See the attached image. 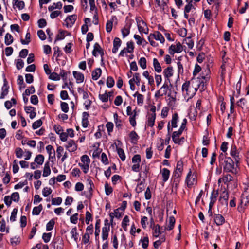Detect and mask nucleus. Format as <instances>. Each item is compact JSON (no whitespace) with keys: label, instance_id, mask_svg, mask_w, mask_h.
<instances>
[{"label":"nucleus","instance_id":"nucleus-22","mask_svg":"<svg viewBox=\"0 0 249 249\" xmlns=\"http://www.w3.org/2000/svg\"><path fill=\"white\" fill-rule=\"evenodd\" d=\"M110 229L109 227H103L102 230V238L103 240H106L108 237Z\"/></svg>","mask_w":249,"mask_h":249},{"label":"nucleus","instance_id":"nucleus-55","mask_svg":"<svg viewBox=\"0 0 249 249\" xmlns=\"http://www.w3.org/2000/svg\"><path fill=\"white\" fill-rule=\"evenodd\" d=\"M148 218L145 216H142L141 219V224L142 225V228L143 229H146L147 227V224L148 223Z\"/></svg>","mask_w":249,"mask_h":249},{"label":"nucleus","instance_id":"nucleus-34","mask_svg":"<svg viewBox=\"0 0 249 249\" xmlns=\"http://www.w3.org/2000/svg\"><path fill=\"white\" fill-rule=\"evenodd\" d=\"M116 150L117 151V153L121 160L123 161H124L125 160V155L124 150L120 147H118L117 146L116 147Z\"/></svg>","mask_w":249,"mask_h":249},{"label":"nucleus","instance_id":"nucleus-63","mask_svg":"<svg viewBox=\"0 0 249 249\" xmlns=\"http://www.w3.org/2000/svg\"><path fill=\"white\" fill-rule=\"evenodd\" d=\"M35 92V89L33 86H31L29 87V89H26L24 92V95L29 96L31 94L34 93Z\"/></svg>","mask_w":249,"mask_h":249},{"label":"nucleus","instance_id":"nucleus-21","mask_svg":"<svg viewBox=\"0 0 249 249\" xmlns=\"http://www.w3.org/2000/svg\"><path fill=\"white\" fill-rule=\"evenodd\" d=\"M154 230V232H153V235L157 238L159 236L160 234L163 232L161 231L160 226L159 224H156L155 225L153 228Z\"/></svg>","mask_w":249,"mask_h":249},{"label":"nucleus","instance_id":"nucleus-8","mask_svg":"<svg viewBox=\"0 0 249 249\" xmlns=\"http://www.w3.org/2000/svg\"><path fill=\"white\" fill-rule=\"evenodd\" d=\"M132 26L131 20L127 22L123 28L121 29V33L123 38L126 37L130 33V30Z\"/></svg>","mask_w":249,"mask_h":249},{"label":"nucleus","instance_id":"nucleus-31","mask_svg":"<svg viewBox=\"0 0 249 249\" xmlns=\"http://www.w3.org/2000/svg\"><path fill=\"white\" fill-rule=\"evenodd\" d=\"M153 34L155 35V37H154V39L160 41L161 43L164 42L165 39L162 35L160 32L156 31Z\"/></svg>","mask_w":249,"mask_h":249},{"label":"nucleus","instance_id":"nucleus-15","mask_svg":"<svg viewBox=\"0 0 249 249\" xmlns=\"http://www.w3.org/2000/svg\"><path fill=\"white\" fill-rule=\"evenodd\" d=\"M89 113L87 112H84L82 113V125L84 128L87 127L89 124Z\"/></svg>","mask_w":249,"mask_h":249},{"label":"nucleus","instance_id":"nucleus-36","mask_svg":"<svg viewBox=\"0 0 249 249\" xmlns=\"http://www.w3.org/2000/svg\"><path fill=\"white\" fill-rule=\"evenodd\" d=\"M44 160V157L43 155H37L35 159V162H36L38 165H42Z\"/></svg>","mask_w":249,"mask_h":249},{"label":"nucleus","instance_id":"nucleus-53","mask_svg":"<svg viewBox=\"0 0 249 249\" xmlns=\"http://www.w3.org/2000/svg\"><path fill=\"white\" fill-rule=\"evenodd\" d=\"M93 220L92 215L89 211L86 212L85 222L88 225L90 221Z\"/></svg>","mask_w":249,"mask_h":249},{"label":"nucleus","instance_id":"nucleus-35","mask_svg":"<svg viewBox=\"0 0 249 249\" xmlns=\"http://www.w3.org/2000/svg\"><path fill=\"white\" fill-rule=\"evenodd\" d=\"M62 7V4L61 2L53 3V5L48 7L49 11H52L55 9H61Z\"/></svg>","mask_w":249,"mask_h":249},{"label":"nucleus","instance_id":"nucleus-48","mask_svg":"<svg viewBox=\"0 0 249 249\" xmlns=\"http://www.w3.org/2000/svg\"><path fill=\"white\" fill-rule=\"evenodd\" d=\"M190 84V81H187L184 83H183L182 86V92H184L185 91L187 95H188V89H189Z\"/></svg>","mask_w":249,"mask_h":249},{"label":"nucleus","instance_id":"nucleus-27","mask_svg":"<svg viewBox=\"0 0 249 249\" xmlns=\"http://www.w3.org/2000/svg\"><path fill=\"white\" fill-rule=\"evenodd\" d=\"M178 119V116L177 113H175L173 114L172 120L171 121V125L172 128H176L177 127Z\"/></svg>","mask_w":249,"mask_h":249},{"label":"nucleus","instance_id":"nucleus-43","mask_svg":"<svg viewBox=\"0 0 249 249\" xmlns=\"http://www.w3.org/2000/svg\"><path fill=\"white\" fill-rule=\"evenodd\" d=\"M147 61L145 57H141L138 61V64L142 69H145L147 67Z\"/></svg>","mask_w":249,"mask_h":249},{"label":"nucleus","instance_id":"nucleus-1","mask_svg":"<svg viewBox=\"0 0 249 249\" xmlns=\"http://www.w3.org/2000/svg\"><path fill=\"white\" fill-rule=\"evenodd\" d=\"M227 153H221L218 157L219 166L220 168H223L224 172L231 173L233 174H236L238 172L237 167L235 163V161L227 156Z\"/></svg>","mask_w":249,"mask_h":249},{"label":"nucleus","instance_id":"nucleus-23","mask_svg":"<svg viewBox=\"0 0 249 249\" xmlns=\"http://www.w3.org/2000/svg\"><path fill=\"white\" fill-rule=\"evenodd\" d=\"M170 172L169 170L167 168H163L161 170V174L163 178V181L164 182H166L169 178Z\"/></svg>","mask_w":249,"mask_h":249},{"label":"nucleus","instance_id":"nucleus-51","mask_svg":"<svg viewBox=\"0 0 249 249\" xmlns=\"http://www.w3.org/2000/svg\"><path fill=\"white\" fill-rule=\"evenodd\" d=\"M42 121L41 119H39L35 122H34L32 124V128L33 129H36L41 126L42 124Z\"/></svg>","mask_w":249,"mask_h":249},{"label":"nucleus","instance_id":"nucleus-62","mask_svg":"<svg viewBox=\"0 0 249 249\" xmlns=\"http://www.w3.org/2000/svg\"><path fill=\"white\" fill-rule=\"evenodd\" d=\"M12 200L15 202H18L19 200V194L18 192H14L11 196Z\"/></svg>","mask_w":249,"mask_h":249},{"label":"nucleus","instance_id":"nucleus-13","mask_svg":"<svg viewBox=\"0 0 249 249\" xmlns=\"http://www.w3.org/2000/svg\"><path fill=\"white\" fill-rule=\"evenodd\" d=\"M237 105L238 106L241 107L242 109L247 110L249 107V103H248L247 100L245 98L241 99L239 101L237 102Z\"/></svg>","mask_w":249,"mask_h":249},{"label":"nucleus","instance_id":"nucleus-58","mask_svg":"<svg viewBox=\"0 0 249 249\" xmlns=\"http://www.w3.org/2000/svg\"><path fill=\"white\" fill-rule=\"evenodd\" d=\"M52 234L49 233H44L42 235V239L45 243H48L50 240Z\"/></svg>","mask_w":249,"mask_h":249},{"label":"nucleus","instance_id":"nucleus-37","mask_svg":"<svg viewBox=\"0 0 249 249\" xmlns=\"http://www.w3.org/2000/svg\"><path fill=\"white\" fill-rule=\"evenodd\" d=\"M43 209V206L42 204H39L38 206L35 207L32 211L33 215H38L40 213L41 211Z\"/></svg>","mask_w":249,"mask_h":249},{"label":"nucleus","instance_id":"nucleus-42","mask_svg":"<svg viewBox=\"0 0 249 249\" xmlns=\"http://www.w3.org/2000/svg\"><path fill=\"white\" fill-rule=\"evenodd\" d=\"M133 112L134 114L129 117V122L131 125L135 127L136 125V116L137 115V112L135 109Z\"/></svg>","mask_w":249,"mask_h":249},{"label":"nucleus","instance_id":"nucleus-50","mask_svg":"<svg viewBox=\"0 0 249 249\" xmlns=\"http://www.w3.org/2000/svg\"><path fill=\"white\" fill-rule=\"evenodd\" d=\"M183 170V162L182 160H179L177 162L176 171H179V172L182 173Z\"/></svg>","mask_w":249,"mask_h":249},{"label":"nucleus","instance_id":"nucleus-20","mask_svg":"<svg viewBox=\"0 0 249 249\" xmlns=\"http://www.w3.org/2000/svg\"><path fill=\"white\" fill-rule=\"evenodd\" d=\"M46 149L47 151V153L49 155V159L51 158L53 159L55 157V153L54 149L53 146L51 145H48L46 146Z\"/></svg>","mask_w":249,"mask_h":249},{"label":"nucleus","instance_id":"nucleus-26","mask_svg":"<svg viewBox=\"0 0 249 249\" xmlns=\"http://www.w3.org/2000/svg\"><path fill=\"white\" fill-rule=\"evenodd\" d=\"M129 136L132 143H136L137 142L139 137L135 131H132L129 133Z\"/></svg>","mask_w":249,"mask_h":249},{"label":"nucleus","instance_id":"nucleus-40","mask_svg":"<svg viewBox=\"0 0 249 249\" xmlns=\"http://www.w3.org/2000/svg\"><path fill=\"white\" fill-rule=\"evenodd\" d=\"M133 96L136 97L137 96V104L138 105L140 104H143V100H144V97L142 94H140L138 93V92H136L134 95Z\"/></svg>","mask_w":249,"mask_h":249},{"label":"nucleus","instance_id":"nucleus-18","mask_svg":"<svg viewBox=\"0 0 249 249\" xmlns=\"http://www.w3.org/2000/svg\"><path fill=\"white\" fill-rule=\"evenodd\" d=\"M102 70L100 68L95 69L92 72V78L94 80H97L101 76Z\"/></svg>","mask_w":249,"mask_h":249},{"label":"nucleus","instance_id":"nucleus-32","mask_svg":"<svg viewBox=\"0 0 249 249\" xmlns=\"http://www.w3.org/2000/svg\"><path fill=\"white\" fill-rule=\"evenodd\" d=\"M71 238H73L76 242H77L78 239L79 234L77 232V228L76 227L72 228L71 231Z\"/></svg>","mask_w":249,"mask_h":249},{"label":"nucleus","instance_id":"nucleus-45","mask_svg":"<svg viewBox=\"0 0 249 249\" xmlns=\"http://www.w3.org/2000/svg\"><path fill=\"white\" fill-rule=\"evenodd\" d=\"M129 222V219L127 215H125L124 219H123V221L122 222V227L124 229V230L125 231H127V223Z\"/></svg>","mask_w":249,"mask_h":249},{"label":"nucleus","instance_id":"nucleus-11","mask_svg":"<svg viewBox=\"0 0 249 249\" xmlns=\"http://www.w3.org/2000/svg\"><path fill=\"white\" fill-rule=\"evenodd\" d=\"M213 219L217 226L222 225L225 222L224 217L220 214H215L213 215Z\"/></svg>","mask_w":249,"mask_h":249},{"label":"nucleus","instance_id":"nucleus-33","mask_svg":"<svg viewBox=\"0 0 249 249\" xmlns=\"http://www.w3.org/2000/svg\"><path fill=\"white\" fill-rule=\"evenodd\" d=\"M17 84L19 86L20 89H24L26 87L24 82L23 77L22 75H18L17 79Z\"/></svg>","mask_w":249,"mask_h":249},{"label":"nucleus","instance_id":"nucleus-39","mask_svg":"<svg viewBox=\"0 0 249 249\" xmlns=\"http://www.w3.org/2000/svg\"><path fill=\"white\" fill-rule=\"evenodd\" d=\"M13 42V37L9 33H7L5 36V43L6 45H10Z\"/></svg>","mask_w":249,"mask_h":249},{"label":"nucleus","instance_id":"nucleus-25","mask_svg":"<svg viewBox=\"0 0 249 249\" xmlns=\"http://www.w3.org/2000/svg\"><path fill=\"white\" fill-rule=\"evenodd\" d=\"M67 33L68 35H70V33H68L66 31L64 30H59V34H57L56 36L55 39V42H56L58 40H62L64 39L65 37V33Z\"/></svg>","mask_w":249,"mask_h":249},{"label":"nucleus","instance_id":"nucleus-47","mask_svg":"<svg viewBox=\"0 0 249 249\" xmlns=\"http://www.w3.org/2000/svg\"><path fill=\"white\" fill-rule=\"evenodd\" d=\"M15 155L18 158H21L24 153V152L21 148L17 147L15 151Z\"/></svg>","mask_w":249,"mask_h":249},{"label":"nucleus","instance_id":"nucleus-16","mask_svg":"<svg viewBox=\"0 0 249 249\" xmlns=\"http://www.w3.org/2000/svg\"><path fill=\"white\" fill-rule=\"evenodd\" d=\"M66 148L70 152H74L77 149V145L73 140H71L68 141Z\"/></svg>","mask_w":249,"mask_h":249},{"label":"nucleus","instance_id":"nucleus-57","mask_svg":"<svg viewBox=\"0 0 249 249\" xmlns=\"http://www.w3.org/2000/svg\"><path fill=\"white\" fill-rule=\"evenodd\" d=\"M62 202V199L60 197H58L56 198H52V205H59L60 204H61Z\"/></svg>","mask_w":249,"mask_h":249},{"label":"nucleus","instance_id":"nucleus-60","mask_svg":"<svg viewBox=\"0 0 249 249\" xmlns=\"http://www.w3.org/2000/svg\"><path fill=\"white\" fill-rule=\"evenodd\" d=\"M105 189L106 194L107 196L109 195L112 193L113 189L111 187L109 186L107 182H106L105 185Z\"/></svg>","mask_w":249,"mask_h":249},{"label":"nucleus","instance_id":"nucleus-41","mask_svg":"<svg viewBox=\"0 0 249 249\" xmlns=\"http://www.w3.org/2000/svg\"><path fill=\"white\" fill-rule=\"evenodd\" d=\"M193 0H190L188 4L184 7V13H189L192 8L195 9L193 5Z\"/></svg>","mask_w":249,"mask_h":249},{"label":"nucleus","instance_id":"nucleus-10","mask_svg":"<svg viewBox=\"0 0 249 249\" xmlns=\"http://www.w3.org/2000/svg\"><path fill=\"white\" fill-rule=\"evenodd\" d=\"M165 78H167L168 82L170 83V78L173 75V69L172 66L168 67L164 69L163 72Z\"/></svg>","mask_w":249,"mask_h":249},{"label":"nucleus","instance_id":"nucleus-2","mask_svg":"<svg viewBox=\"0 0 249 249\" xmlns=\"http://www.w3.org/2000/svg\"><path fill=\"white\" fill-rule=\"evenodd\" d=\"M209 80V76L207 74L205 76H201L200 77H198L197 79H195L193 77L191 79V81L194 82V81H196L198 82L197 87L195 88V90L196 91L198 88H200L202 90H205L206 89V83Z\"/></svg>","mask_w":249,"mask_h":249},{"label":"nucleus","instance_id":"nucleus-12","mask_svg":"<svg viewBox=\"0 0 249 249\" xmlns=\"http://www.w3.org/2000/svg\"><path fill=\"white\" fill-rule=\"evenodd\" d=\"M121 44L122 41L119 37H116L114 38L113 41V47L112 51L113 53H117Z\"/></svg>","mask_w":249,"mask_h":249},{"label":"nucleus","instance_id":"nucleus-19","mask_svg":"<svg viewBox=\"0 0 249 249\" xmlns=\"http://www.w3.org/2000/svg\"><path fill=\"white\" fill-rule=\"evenodd\" d=\"M182 131L180 130H178V131H174L172 133V138L173 142L175 143H179L178 141V139L179 136L182 134Z\"/></svg>","mask_w":249,"mask_h":249},{"label":"nucleus","instance_id":"nucleus-54","mask_svg":"<svg viewBox=\"0 0 249 249\" xmlns=\"http://www.w3.org/2000/svg\"><path fill=\"white\" fill-rule=\"evenodd\" d=\"M49 78V79L54 81H57L60 79L59 74L54 72H53V73L51 72Z\"/></svg>","mask_w":249,"mask_h":249},{"label":"nucleus","instance_id":"nucleus-30","mask_svg":"<svg viewBox=\"0 0 249 249\" xmlns=\"http://www.w3.org/2000/svg\"><path fill=\"white\" fill-rule=\"evenodd\" d=\"M153 66L155 71L157 72H160L162 71L161 67L157 58L153 59Z\"/></svg>","mask_w":249,"mask_h":249},{"label":"nucleus","instance_id":"nucleus-5","mask_svg":"<svg viewBox=\"0 0 249 249\" xmlns=\"http://www.w3.org/2000/svg\"><path fill=\"white\" fill-rule=\"evenodd\" d=\"M185 182L189 188H191L192 185L196 184L197 182L196 177H193V176L192 175V171L191 169H190V171L187 175Z\"/></svg>","mask_w":249,"mask_h":249},{"label":"nucleus","instance_id":"nucleus-64","mask_svg":"<svg viewBox=\"0 0 249 249\" xmlns=\"http://www.w3.org/2000/svg\"><path fill=\"white\" fill-rule=\"evenodd\" d=\"M81 161L83 163V164H89L90 159L88 156L86 155H83L81 157Z\"/></svg>","mask_w":249,"mask_h":249},{"label":"nucleus","instance_id":"nucleus-44","mask_svg":"<svg viewBox=\"0 0 249 249\" xmlns=\"http://www.w3.org/2000/svg\"><path fill=\"white\" fill-rule=\"evenodd\" d=\"M140 241L142 242V248L144 249H146L148 246L149 239L148 236L144 237L142 239H141Z\"/></svg>","mask_w":249,"mask_h":249},{"label":"nucleus","instance_id":"nucleus-49","mask_svg":"<svg viewBox=\"0 0 249 249\" xmlns=\"http://www.w3.org/2000/svg\"><path fill=\"white\" fill-rule=\"evenodd\" d=\"M114 80L111 76H108L107 79V86L108 88H112L114 85Z\"/></svg>","mask_w":249,"mask_h":249},{"label":"nucleus","instance_id":"nucleus-29","mask_svg":"<svg viewBox=\"0 0 249 249\" xmlns=\"http://www.w3.org/2000/svg\"><path fill=\"white\" fill-rule=\"evenodd\" d=\"M13 4L14 5H15L19 10L23 9L25 6L24 2L20 0H13Z\"/></svg>","mask_w":249,"mask_h":249},{"label":"nucleus","instance_id":"nucleus-59","mask_svg":"<svg viewBox=\"0 0 249 249\" xmlns=\"http://www.w3.org/2000/svg\"><path fill=\"white\" fill-rule=\"evenodd\" d=\"M218 195V191L213 190L211 193V198H210L211 201L215 202L217 200V197Z\"/></svg>","mask_w":249,"mask_h":249},{"label":"nucleus","instance_id":"nucleus-9","mask_svg":"<svg viewBox=\"0 0 249 249\" xmlns=\"http://www.w3.org/2000/svg\"><path fill=\"white\" fill-rule=\"evenodd\" d=\"M9 86H8V82L6 78L4 79V84L2 87V92L0 94V99L4 98L5 96L8 94Z\"/></svg>","mask_w":249,"mask_h":249},{"label":"nucleus","instance_id":"nucleus-56","mask_svg":"<svg viewBox=\"0 0 249 249\" xmlns=\"http://www.w3.org/2000/svg\"><path fill=\"white\" fill-rule=\"evenodd\" d=\"M68 74H70V72L68 71H65L64 70H61L59 74L60 77L61 76L62 77V79L63 81H67V75Z\"/></svg>","mask_w":249,"mask_h":249},{"label":"nucleus","instance_id":"nucleus-7","mask_svg":"<svg viewBox=\"0 0 249 249\" xmlns=\"http://www.w3.org/2000/svg\"><path fill=\"white\" fill-rule=\"evenodd\" d=\"M77 15L75 14L67 17L65 20V22H66L65 25L66 27H71L73 24H74L77 19Z\"/></svg>","mask_w":249,"mask_h":249},{"label":"nucleus","instance_id":"nucleus-28","mask_svg":"<svg viewBox=\"0 0 249 249\" xmlns=\"http://www.w3.org/2000/svg\"><path fill=\"white\" fill-rule=\"evenodd\" d=\"M51 173V169L50 167V162L47 161L45 163L43 169V176L47 177Z\"/></svg>","mask_w":249,"mask_h":249},{"label":"nucleus","instance_id":"nucleus-17","mask_svg":"<svg viewBox=\"0 0 249 249\" xmlns=\"http://www.w3.org/2000/svg\"><path fill=\"white\" fill-rule=\"evenodd\" d=\"M156 119V113H151L149 115L147 121V125L149 127H153L155 124Z\"/></svg>","mask_w":249,"mask_h":249},{"label":"nucleus","instance_id":"nucleus-52","mask_svg":"<svg viewBox=\"0 0 249 249\" xmlns=\"http://www.w3.org/2000/svg\"><path fill=\"white\" fill-rule=\"evenodd\" d=\"M112 27L113 21L111 20H107L106 25V31L107 33H110L112 31Z\"/></svg>","mask_w":249,"mask_h":249},{"label":"nucleus","instance_id":"nucleus-38","mask_svg":"<svg viewBox=\"0 0 249 249\" xmlns=\"http://www.w3.org/2000/svg\"><path fill=\"white\" fill-rule=\"evenodd\" d=\"M31 41V35L29 32H28L25 36V40L21 38L20 39V42L23 45H27Z\"/></svg>","mask_w":249,"mask_h":249},{"label":"nucleus","instance_id":"nucleus-24","mask_svg":"<svg viewBox=\"0 0 249 249\" xmlns=\"http://www.w3.org/2000/svg\"><path fill=\"white\" fill-rule=\"evenodd\" d=\"M175 221V218L173 216H170L169 219V224L167 227H165L164 230H167L168 231H170L172 230L174 227Z\"/></svg>","mask_w":249,"mask_h":249},{"label":"nucleus","instance_id":"nucleus-6","mask_svg":"<svg viewBox=\"0 0 249 249\" xmlns=\"http://www.w3.org/2000/svg\"><path fill=\"white\" fill-rule=\"evenodd\" d=\"M53 249H63L64 244L59 238H54L50 244Z\"/></svg>","mask_w":249,"mask_h":249},{"label":"nucleus","instance_id":"nucleus-46","mask_svg":"<svg viewBox=\"0 0 249 249\" xmlns=\"http://www.w3.org/2000/svg\"><path fill=\"white\" fill-rule=\"evenodd\" d=\"M55 224V221L54 219H52L50 220L46 225V230L47 231H51L53 229L54 225Z\"/></svg>","mask_w":249,"mask_h":249},{"label":"nucleus","instance_id":"nucleus-14","mask_svg":"<svg viewBox=\"0 0 249 249\" xmlns=\"http://www.w3.org/2000/svg\"><path fill=\"white\" fill-rule=\"evenodd\" d=\"M73 75L74 77L76 79L77 83H80L84 81V75L83 73L76 71H73Z\"/></svg>","mask_w":249,"mask_h":249},{"label":"nucleus","instance_id":"nucleus-61","mask_svg":"<svg viewBox=\"0 0 249 249\" xmlns=\"http://www.w3.org/2000/svg\"><path fill=\"white\" fill-rule=\"evenodd\" d=\"M182 174V172L175 170L173 173V180H180V178Z\"/></svg>","mask_w":249,"mask_h":249},{"label":"nucleus","instance_id":"nucleus-3","mask_svg":"<svg viewBox=\"0 0 249 249\" xmlns=\"http://www.w3.org/2000/svg\"><path fill=\"white\" fill-rule=\"evenodd\" d=\"M230 155L234 159L236 166H238L241 158L239 156V152L235 145H232L231 148Z\"/></svg>","mask_w":249,"mask_h":249},{"label":"nucleus","instance_id":"nucleus-4","mask_svg":"<svg viewBox=\"0 0 249 249\" xmlns=\"http://www.w3.org/2000/svg\"><path fill=\"white\" fill-rule=\"evenodd\" d=\"M229 193L227 191L224 190L220 194L219 198V203L227 208L228 204Z\"/></svg>","mask_w":249,"mask_h":249}]
</instances>
